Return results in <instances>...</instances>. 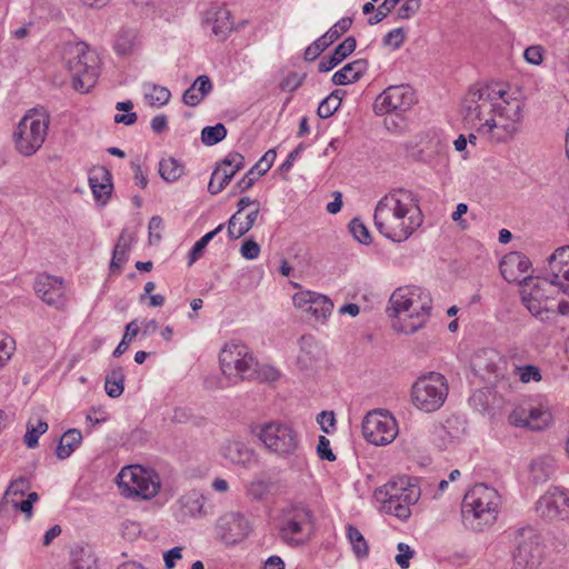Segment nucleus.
<instances>
[{
  "mask_svg": "<svg viewBox=\"0 0 569 569\" xmlns=\"http://www.w3.org/2000/svg\"><path fill=\"white\" fill-rule=\"evenodd\" d=\"M29 490V481L27 478H18L13 481H11V483L9 485L6 493H4V498L3 500L9 503L11 502V499L12 498H16V497H22L26 491Z\"/></svg>",
  "mask_w": 569,
  "mask_h": 569,
  "instance_id": "obj_49",
  "label": "nucleus"
},
{
  "mask_svg": "<svg viewBox=\"0 0 569 569\" xmlns=\"http://www.w3.org/2000/svg\"><path fill=\"white\" fill-rule=\"evenodd\" d=\"M259 214V207L249 212L244 220H241L240 214L234 213L228 221V234L231 239H238L246 234L254 224Z\"/></svg>",
  "mask_w": 569,
  "mask_h": 569,
  "instance_id": "obj_34",
  "label": "nucleus"
},
{
  "mask_svg": "<svg viewBox=\"0 0 569 569\" xmlns=\"http://www.w3.org/2000/svg\"><path fill=\"white\" fill-rule=\"evenodd\" d=\"M209 513L210 511L206 508V497L197 490L186 492L173 506V515L179 522L190 518L206 517Z\"/></svg>",
  "mask_w": 569,
  "mask_h": 569,
  "instance_id": "obj_22",
  "label": "nucleus"
},
{
  "mask_svg": "<svg viewBox=\"0 0 569 569\" xmlns=\"http://www.w3.org/2000/svg\"><path fill=\"white\" fill-rule=\"evenodd\" d=\"M292 300L296 308L321 323L327 321L333 310V302L329 297L313 291L297 292Z\"/></svg>",
  "mask_w": 569,
  "mask_h": 569,
  "instance_id": "obj_19",
  "label": "nucleus"
},
{
  "mask_svg": "<svg viewBox=\"0 0 569 569\" xmlns=\"http://www.w3.org/2000/svg\"><path fill=\"white\" fill-rule=\"evenodd\" d=\"M421 7V0H405V3L398 9L399 19H410Z\"/></svg>",
  "mask_w": 569,
  "mask_h": 569,
  "instance_id": "obj_59",
  "label": "nucleus"
},
{
  "mask_svg": "<svg viewBox=\"0 0 569 569\" xmlns=\"http://www.w3.org/2000/svg\"><path fill=\"white\" fill-rule=\"evenodd\" d=\"M317 453L320 459L327 461H335L336 455L330 449V441L325 436H320L317 446Z\"/></svg>",
  "mask_w": 569,
  "mask_h": 569,
  "instance_id": "obj_63",
  "label": "nucleus"
},
{
  "mask_svg": "<svg viewBox=\"0 0 569 569\" xmlns=\"http://www.w3.org/2000/svg\"><path fill=\"white\" fill-rule=\"evenodd\" d=\"M357 47V41L353 37L346 38L339 46L336 47L329 57H323L318 64L319 72H329L345 59H347Z\"/></svg>",
  "mask_w": 569,
  "mask_h": 569,
  "instance_id": "obj_31",
  "label": "nucleus"
},
{
  "mask_svg": "<svg viewBox=\"0 0 569 569\" xmlns=\"http://www.w3.org/2000/svg\"><path fill=\"white\" fill-rule=\"evenodd\" d=\"M137 34L133 30H121L114 41V50L119 56H128L133 52Z\"/></svg>",
  "mask_w": 569,
  "mask_h": 569,
  "instance_id": "obj_43",
  "label": "nucleus"
},
{
  "mask_svg": "<svg viewBox=\"0 0 569 569\" xmlns=\"http://www.w3.org/2000/svg\"><path fill=\"white\" fill-rule=\"evenodd\" d=\"M517 370H518L519 379L525 383H528L530 381H540L541 380L540 370L536 366L527 365L523 367H518Z\"/></svg>",
  "mask_w": 569,
  "mask_h": 569,
  "instance_id": "obj_58",
  "label": "nucleus"
},
{
  "mask_svg": "<svg viewBox=\"0 0 569 569\" xmlns=\"http://www.w3.org/2000/svg\"><path fill=\"white\" fill-rule=\"evenodd\" d=\"M399 3V0H385L376 11V14L370 17L368 22L373 26L382 21Z\"/></svg>",
  "mask_w": 569,
  "mask_h": 569,
  "instance_id": "obj_54",
  "label": "nucleus"
},
{
  "mask_svg": "<svg viewBox=\"0 0 569 569\" xmlns=\"http://www.w3.org/2000/svg\"><path fill=\"white\" fill-rule=\"evenodd\" d=\"M521 297L529 312L541 321H549L556 315L553 306L548 305V299L538 300L532 296L529 297L522 289Z\"/></svg>",
  "mask_w": 569,
  "mask_h": 569,
  "instance_id": "obj_35",
  "label": "nucleus"
},
{
  "mask_svg": "<svg viewBox=\"0 0 569 569\" xmlns=\"http://www.w3.org/2000/svg\"><path fill=\"white\" fill-rule=\"evenodd\" d=\"M500 362L501 358L495 350H482L473 359V367L498 377L501 373Z\"/></svg>",
  "mask_w": 569,
  "mask_h": 569,
  "instance_id": "obj_36",
  "label": "nucleus"
},
{
  "mask_svg": "<svg viewBox=\"0 0 569 569\" xmlns=\"http://www.w3.org/2000/svg\"><path fill=\"white\" fill-rule=\"evenodd\" d=\"M89 184L96 201L102 206L106 204L113 188L110 172L104 168H99L89 177Z\"/></svg>",
  "mask_w": 569,
  "mask_h": 569,
  "instance_id": "obj_30",
  "label": "nucleus"
},
{
  "mask_svg": "<svg viewBox=\"0 0 569 569\" xmlns=\"http://www.w3.org/2000/svg\"><path fill=\"white\" fill-rule=\"evenodd\" d=\"M397 549L399 553L396 556V562L402 569L409 568V561L415 555L413 550L405 542H399Z\"/></svg>",
  "mask_w": 569,
  "mask_h": 569,
  "instance_id": "obj_60",
  "label": "nucleus"
},
{
  "mask_svg": "<svg viewBox=\"0 0 569 569\" xmlns=\"http://www.w3.org/2000/svg\"><path fill=\"white\" fill-rule=\"evenodd\" d=\"M244 167V157L238 152H230L213 170L208 191L211 194L221 192L236 176L238 171Z\"/></svg>",
  "mask_w": 569,
  "mask_h": 569,
  "instance_id": "obj_20",
  "label": "nucleus"
},
{
  "mask_svg": "<svg viewBox=\"0 0 569 569\" xmlns=\"http://www.w3.org/2000/svg\"><path fill=\"white\" fill-rule=\"evenodd\" d=\"M240 253L247 260H254L259 257L260 246L252 239L244 240L240 247Z\"/></svg>",
  "mask_w": 569,
  "mask_h": 569,
  "instance_id": "obj_61",
  "label": "nucleus"
},
{
  "mask_svg": "<svg viewBox=\"0 0 569 569\" xmlns=\"http://www.w3.org/2000/svg\"><path fill=\"white\" fill-rule=\"evenodd\" d=\"M465 120L480 136L500 143L513 139L523 120V102L489 84L471 86L462 101Z\"/></svg>",
  "mask_w": 569,
  "mask_h": 569,
  "instance_id": "obj_1",
  "label": "nucleus"
},
{
  "mask_svg": "<svg viewBox=\"0 0 569 569\" xmlns=\"http://www.w3.org/2000/svg\"><path fill=\"white\" fill-rule=\"evenodd\" d=\"M352 24L351 18H341L323 36L330 43H333L342 33L347 32Z\"/></svg>",
  "mask_w": 569,
  "mask_h": 569,
  "instance_id": "obj_52",
  "label": "nucleus"
},
{
  "mask_svg": "<svg viewBox=\"0 0 569 569\" xmlns=\"http://www.w3.org/2000/svg\"><path fill=\"white\" fill-rule=\"evenodd\" d=\"M277 153L273 149L268 150L262 158L237 182L236 188L243 192L253 187L256 181L266 174L272 167Z\"/></svg>",
  "mask_w": 569,
  "mask_h": 569,
  "instance_id": "obj_26",
  "label": "nucleus"
},
{
  "mask_svg": "<svg viewBox=\"0 0 569 569\" xmlns=\"http://www.w3.org/2000/svg\"><path fill=\"white\" fill-rule=\"evenodd\" d=\"M362 435L375 446H386L396 439L398 425L388 411L373 410L362 421Z\"/></svg>",
  "mask_w": 569,
  "mask_h": 569,
  "instance_id": "obj_14",
  "label": "nucleus"
},
{
  "mask_svg": "<svg viewBox=\"0 0 569 569\" xmlns=\"http://www.w3.org/2000/svg\"><path fill=\"white\" fill-rule=\"evenodd\" d=\"M130 249V236L126 232H122L118 239V242L114 246L112 259L110 262V269L112 271H120L122 266L128 260V253Z\"/></svg>",
  "mask_w": 569,
  "mask_h": 569,
  "instance_id": "obj_39",
  "label": "nucleus"
},
{
  "mask_svg": "<svg viewBox=\"0 0 569 569\" xmlns=\"http://www.w3.org/2000/svg\"><path fill=\"white\" fill-rule=\"evenodd\" d=\"M71 429L63 432L60 442L57 447L56 453L59 459H66L71 456Z\"/></svg>",
  "mask_w": 569,
  "mask_h": 569,
  "instance_id": "obj_62",
  "label": "nucleus"
},
{
  "mask_svg": "<svg viewBox=\"0 0 569 569\" xmlns=\"http://www.w3.org/2000/svg\"><path fill=\"white\" fill-rule=\"evenodd\" d=\"M48 430V423L40 418H30L27 422V431L23 436L24 445L33 449L38 446L39 437Z\"/></svg>",
  "mask_w": 569,
  "mask_h": 569,
  "instance_id": "obj_40",
  "label": "nucleus"
},
{
  "mask_svg": "<svg viewBox=\"0 0 569 569\" xmlns=\"http://www.w3.org/2000/svg\"><path fill=\"white\" fill-rule=\"evenodd\" d=\"M366 59H357L345 64L340 70L333 73L331 81L336 86H347L357 82L368 70Z\"/></svg>",
  "mask_w": 569,
  "mask_h": 569,
  "instance_id": "obj_29",
  "label": "nucleus"
},
{
  "mask_svg": "<svg viewBox=\"0 0 569 569\" xmlns=\"http://www.w3.org/2000/svg\"><path fill=\"white\" fill-rule=\"evenodd\" d=\"M247 495L254 500H262L269 492V482L261 478H254L247 487Z\"/></svg>",
  "mask_w": 569,
  "mask_h": 569,
  "instance_id": "obj_48",
  "label": "nucleus"
},
{
  "mask_svg": "<svg viewBox=\"0 0 569 569\" xmlns=\"http://www.w3.org/2000/svg\"><path fill=\"white\" fill-rule=\"evenodd\" d=\"M251 528L249 521L239 512H227L220 516L214 525V535L226 546L243 541Z\"/></svg>",
  "mask_w": 569,
  "mask_h": 569,
  "instance_id": "obj_18",
  "label": "nucleus"
},
{
  "mask_svg": "<svg viewBox=\"0 0 569 569\" xmlns=\"http://www.w3.org/2000/svg\"><path fill=\"white\" fill-rule=\"evenodd\" d=\"M204 21L212 26V33L224 41L234 30L231 11L222 3H212L204 13Z\"/></svg>",
  "mask_w": 569,
  "mask_h": 569,
  "instance_id": "obj_24",
  "label": "nucleus"
},
{
  "mask_svg": "<svg viewBox=\"0 0 569 569\" xmlns=\"http://www.w3.org/2000/svg\"><path fill=\"white\" fill-rule=\"evenodd\" d=\"M405 41V30L402 28H396L389 31L382 39V43L386 47L398 49Z\"/></svg>",
  "mask_w": 569,
  "mask_h": 569,
  "instance_id": "obj_56",
  "label": "nucleus"
},
{
  "mask_svg": "<svg viewBox=\"0 0 569 569\" xmlns=\"http://www.w3.org/2000/svg\"><path fill=\"white\" fill-rule=\"evenodd\" d=\"M14 350V340L7 333L0 332V369L9 361Z\"/></svg>",
  "mask_w": 569,
  "mask_h": 569,
  "instance_id": "obj_50",
  "label": "nucleus"
},
{
  "mask_svg": "<svg viewBox=\"0 0 569 569\" xmlns=\"http://www.w3.org/2000/svg\"><path fill=\"white\" fill-rule=\"evenodd\" d=\"M104 390L111 398H118L124 390V371L121 367L111 369L104 379Z\"/></svg>",
  "mask_w": 569,
  "mask_h": 569,
  "instance_id": "obj_38",
  "label": "nucleus"
},
{
  "mask_svg": "<svg viewBox=\"0 0 569 569\" xmlns=\"http://www.w3.org/2000/svg\"><path fill=\"white\" fill-rule=\"evenodd\" d=\"M278 537L290 548L309 543L315 533V516L309 507L295 503L283 508L278 518Z\"/></svg>",
  "mask_w": 569,
  "mask_h": 569,
  "instance_id": "obj_7",
  "label": "nucleus"
},
{
  "mask_svg": "<svg viewBox=\"0 0 569 569\" xmlns=\"http://www.w3.org/2000/svg\"><path fill=\"white\" fill-rule=\"evenodd\" d=\"M212 90V83L208 76H199L194 82L183 92L182 101L189 107L198 106Z\"/></svg>",
  "mask_w": 569,
  "mask_h": 569,
  "instance_id": "obj_33",
  "label": "nucleus"
},
{
  "mask_svg": "<svg viewBox=\"0 0 569 569\" xmlns=\"http://www.w3.org/2000/svg\"><path fill=\"white\" fill-rule=\"evenodd\" d=\"M48 132V120L43 112L29 110L19 121L12 139L17 150L26 157L34 154L43 144Z\"/></svg>",
  "mask_w": 569,
  "mask_h": 569,
  "instance_id": "obj_8",
  "label": "nucleus"
},
{
  "mask_svg": "<svg viewBox=\"0 0 569 569\" xmlns=\"http://www.w3.org/2000/svg\"><path fill=\"white\" fill-rule=\"evenodd\" d=\"M73 569H99L98 558L88 543H80L73 548Z\"/></svg>",
  "mask_w": 569,
  "mask_h": 569,
  "instance_id": "obj_37",
  "label": "nucleus"
},
{
  "mask_svg": "<svg viewBox=\"0 0 569 569\" xmlns=\"http://www.w3.org/2000/svg\"><path fill=\"white\" fill-rule=\"evenodd\" d=\"M432 299L428 290L407 286L397 288L389 298L387 309L396 318L393 329L411 335L421 329L430 317Z\"/></svg>",
  "mask_w": 569,
  "mask_h": 569,
  "instance_id": "obj_3",
  "label": "nucleus"
},
{
  "mask_svg": "<svg viewBox=\"0 0 569 569\" xmlns=\"http://www.w3.org/2000/svg\"><path fill=\"white\" fill-rule=\"evenodd\" d=\"M341 101V91L335 90L320 102L317 110L318 116L322 119L331 117L339 109Z\"/></svg>",
  "mask_w": 569,
  "mask_h": 569,
  "instance_id": "obj_45",
  "label": "nucleus"
},
{
  "mask_svg": "<svg viewBox=\"0 0 569 569\" xmlns=\"http://www.w3.org/2000/svg\"><path fill=\"white\" fill-rule=\"evenodd\" d=\"M331 43L321 36L319 39L313 41L310 46L305 50V59L307 61L316 60Z\"/></svg>",
  "mask_w": 569,
  "mask_h": 569,
  "instance_id": "obj_53",
  "label": "nucleus"
},
{
  "mask_svg": "<svg viewBox=\"0 0 569 569\" xmlns=\"http://www.w3.org/2000/svg\"><path fill=\"white\" fill-rule=\"evenodd\" d=\"M117 479L121 493L126 497L148 500L156 497L161 488L158 472L139 465L123 467Z\"/></svg>",
  "mask_w": 569,
  "mask_h": 569,
  "instance_id": "obj_10",
  "label": "nucleus"
},
{
  "mask_svg": "<svg viewBox=\"0 0 569 569\" xmlns=\"http://www.w3.org/2000/svg\"><path fill=\"white\" fill-rule=\"evenodd\" d=\"M219 362L222 373L228 378L250 380L256 373L257 360L241 342H227L220 351Z\"/></svg>",
  "mask_w": 569,
  "mask_h": 569,
  "instance_id": "obj_12",
  "label": "nucleus"
},
{
  "mask_svg": "<svg viewBox=\"0 0 569 569\" xmlns=\"http://www.w3.org/2000/svg\"><path fill=\"white\" fill-rule=\"evenodd\" d=\"M349 230L353 238L363 244H369L371 242V236L365 223L355 218L349 222Z\"/></svg>",
  "mask_w": 569,
  "mask_h": 569,
  "instance_id": "obj_51",
  "label": "nucleus"
},
{
  "mask_svg": "<svg viewBox=\"0 0 569 569\" xmlns=\"http://www.w3.org/2000/svg\"><path fill=\"white\" fill-rule=\"evenodd\" d=\"M279 376H280L279 371L276 368H273L272 366H268V365L260 366L257 362L256 373L250 380L257 379L260 381H276L279 378Z\"/></svg>",
  "mask_w": 569,
  "mask_h": 569,
  "instance_id": "obj_55",
  "label": "nucleus"
},
{
  "mask_svg": "<svg viewBox=\"0 0 569 569\" xmlns=\"http://www.w3.org/2000/svg\"><path fill=\"white\" fill-rule=\"evenodd\" d=\"M545 48L540 44L530 46L523 52L525 60L533 66H539L543 61Z\"/></svg>",
  "mask_w": 569,
  "mask_h": 569,
  "instance_id": "obj_57",
  "label": "nucleus"
},
{
  "mask_svg": "<svg viewBox=\"0 0 569 569\" xmlns=\"http://www.w3.org/2000/svg\"><path fill=\"white\" fill-rule=\"evenodd\" d=\"M321 356V348L311 336H303L300 339V350L297 356V366L301 370H309Z\"/></svg>",
  "mask_w": 569,
  "mask_h": 569,
  "instance_id": "obj_32",
  "label": "nucleus"
},
{
  "mask_svg": "<svg viewBox=\"0 0 569 569\" xmlns=\"http://www.w3.org/2000/svg\"><path fill=\"white\" fill-rule=\"evenodd\" d=\"M500 505L501 497L495 488L477 483L463 497V520L473 530L482 531L496 522Z\"/></svg>",
  "mask_w": 569,
  "mask_h": 569,
  "instance_id": "obj_4",
  "label": "nucleus"
},
{
  "mask_svg": "<svg viewBox=\"0 0 569 569\" xmlns=\"http://www.w3.org/2000/svg\"><path fill=\"white\" fill-rule=\"evenodd\" d=\"M144 93V99L150 106L162 107L170 100V90L162 86L150 84Z\"/></svg>",
  "mask_w": 569,
  "mask_h": 569,
  "instance_id": "obj_44",
  "label": "nucleus"
},
{
  "mask_svg": "<svg viewBox=\"0 0 569 569\" xmlns=\"http://www.w3.org/2000/svg\"><path fill=\"white\" fill-rule=\"evenodd\" d=\"M531 262L528 257L521 252H510L503 257L499 269L503 279L510 283L521 281L520 277L528 272Z\"/></svg>",
  "mask_w": 569,
  "mask_h": 569,
  "instance_id": "obj_25",
  "label": "nucleus"
},
{
  "mask_svg": "<svg viewBox=\"0 0 569 569\" xmlns=\"http://www.w3.org/2000/svg\"><path fill=\"white\" fill-rule=\"evenodd\" d=\"M521 289L528 295L529 297L532 296L537 298L538 300H545L548 299V305H550V299L548 293L558 291L562 292V289L560 288L559 283L552 282V277H547L545 279H533L532 277H525L520 281Z\"/></svg>",
  "mask_w": 569,
  "mask_h": 569,
  "instance_id": "obj_27",
  "label": "nucleus"
},
{
  "mask_svg": "<svg viewBox=\"0 0 569 569\" xmlns=\"http://www.w3.org/2000/svg\"><path fill=\"white\" fill-rule=\"evenodd\" d=\"M220 455L230 463L247 469L252 468L258 462L256 451L238 439L226 440L220 447Z\"/></svg>",
  "mask_w": 569,
  "mask_h": 569,
  "instance_id": "obj_23",
  "label": "nucleus"
},
{
  "mask_svg": "<svg viewBox=\"0 0 569 569\" xmlns=\"http://www.w3.org/2000/svg\"><path fill=\"white\" fill-rule=\"evenodd\" d=\"M420 496V488L415 480L408 477L390 480L376 489L373 493L382 511L401 520L410 517V507L417 503Z\"/></svg>",
  "mask_w": 569,
  "mask_h": 569,
  "instance_id": "obj_6",
  "label": "nucleus"
},
{
  "mask_svg": "<svg viewBox=\"0 0 569 569\" xmlns=\"http://www.w3.org/2000/svg\"><path fill=\"white\" fill-rule=\"evenodd\" d=\"M569 269V246L557 248L548 258V276L552 277L553 283H559L563 293H568L569 287L560 281V273Z\"/></svg>",
  "mask_w": 569,
  "mask_h": 569,
  "instance_id": "obj_28",
  "label": "nucleus"
},
{
  "mask_svg": "<svg viewBox=\"0 0 569 569\" xmlns=\"http://www.w3.org/2000/svg\"><path fill=\"white\" fill-rule=\"evenodd\" d=\"M448 397L446 378L437 372L419 377L411 387L412 405L423 412L440 409Z\"/></svg>",
  "mask_w": 569,
  "mask_h": 569,
  "instance_id": "obj_11",
  "label": "nucleus"
},
{
  "mask_svg": "<svg viewBox=\"0 0 569 569\" xmlns=\"http://www.w3.org/2000/svg\"><path fill=\"white\" fill-rule=\"evenodd\" d=\"M317 421L323 432L330 433L335 427L336 419L332 411H321L317 417Z\"/></svg>",
  "mask_w": 569,
  "mask_h": 569,
  "instance_id": "obj_64",
  "label": "nucleus"
},
{
  "mask_svg": "<svg viewBox=\"0 0 569 569\" xmlns=\"http://www.w3.org/2000/svg\"><path fill=\"white\" fill-rule=\"evenodd\" d=\"M537 515L548 521L569 519V495L559 487H550L536 502Z\"/></svg>",
  "mask_w": 569,
  "mask_h": 569,
  "instance_id": "obj_17",
  "label": "nucleus"
},
{
  "mask_svg": "<svg viewBox=\"0 0 569 569\" xmlns=\"http://www.w3.org/2000/svg\"><path fill=\"white\" fill-rule=\"evenodd\" d=\"M257 436L270 453L281 459L292 461L297 467L305 465L301 436L292 425L271 421L262 425Z\"/></svg>",
  "mask_w": 569,
  "mask_h": 569,
  "instance_id": "obj_5",
  "label": "nucleus"
},
{
  "mask_svg": "<svg viewBox=\"0 0 569 569\" xmlns=\"http://www.w3.org/2000/svg\"><path fill=\"white\" fill-rule=\"evenodd\" d=\"M37 296L47 305L59 310H64L68 306V299L64 296L62 281L52 276L41 274L34 283Z\"/></svg>",
  "mask_w": 569,
  "mask_h": 569,
  "instance_id": "obj_21",
  "label": "nucleus"
},
{
  "mask_svg": "<svg viewBox=\"0 0 569 569\" xmlns=\"http://www.w3.org/2000/svg\"><path fill=\"white\" fill-rule=\"evenodd\" d=\"M227 136V129L222 123L204 127L201 131V141L206 146H214Z\"/></svg>",
  "mask_w": 569,
  "mask_h": 569,
  "instance_id": "obj_46",
  "label": "nucleus"
},
{
  "mask_svg": "<svg viewBox=\"0 0 569 569\" xmlns=\"http://www.w3.org/2000/svg\"><path fill=\"white\" fill-rule=\"evenodd\" d=\"M159 173L168 182L178 180L183 173V166L174 158L162 159L159 163Z\"/></svg>",
  "mask_w": 569,
  "mask_h": 569,
  "instance_id": "obj_42",
  "label": "nucleus"
},
{
  "mask_svg": "<svg viewBox=\"0 0 569 569\" xmlns=\"http://www.w3.org/2000/svg\"><path fill=\"white\" fill-rule=\"evenodd\" d=\"M116 109L118 111L127 112L126 114H116L113 118V121L116 123H123L126 126H131V124L136 123L138 117H137L136 112H132V109H133L132 101L127 100V101L117 102Z\"/></svg>",
  "mask_w": 569,
  "mask_h": 569,
  "instance_id": "obj_47",
  "label": "nucleus"
},
{
  "mask_svg": "<svg viewBox=\"0 0 569 569\" xmlns=\"http://www.w3.org/2000/svg\"><path fill=\"white\" fill-rule=\"evenodd\" d=\"M508 420L515 427L530 430H542L552 421V415L547 405L537 401H523L509 415Z\"/></svg>",
  "mask_w": 569,
  "mask_h": 569,
  "instance_id": "obj_16",
  "label": "nucleus"
},
{
  "mask_svg": "<svg viewBox=\"0 0 569 569\" xmlns=\"http://www.w3.org/2000/svg\"><path fill=\"white\" fill-rule=\"evenodd\" d=\"M513 541V569H529L539 563L540 536L533 527L527 526L516 529Z\"/></svg>",
  "mask_w": 569,
  "mask_h": 569,
  "instance_id": "obj_13",
  "label": "nucleus"
},
{
  "mask_svg": "<svg viewBox=\"0 0 569 569\" xmlns=\"http://www.w3.org/2000/svg\"><path fill=\"white\" fill-rule=\"evenodd\" d=\"M416 102V92L409 84L389 86L376 98L373 111L378 116L402 113L411 109Z\"/></svg>",
  "mask_w": 569,
  "mask_h": 569,
  "instance_id": "obj_15",
  "label": "nucleus"
},
{
  "mask_svg": "<svg viewBox=\"0 0 569 569\" xmlns=\"http://www.w3.org/2000/svg\"><path fill=\"white\" fill-rule=\"evenodd\" d=\"M100 70L98 52L83 41L73 42V91L89 93L98 82Z\"/></svg>",
  "mask_w": 569,
  "mask_h": 569,
  "instance_id": "obj_9",
  "label": "nucleus"
},
{
  "mask_svg": "<svg viewBox=\"0 0 569 569\" xmlns=\"http://www.w3.org/2000/svg\"><path fill=\"white\" fill-rule=\"evenodd\" d=\"M375 226L393 242L407 240L423 221L418 196L408 189L392 190L375 209Z\"/></svg>",
  "mask_w": 569,
  "mask_h": 569,
  "instance_id": "obj_2",
  "label": "nucleus"
},
{
  "mask_svg": "<svg viewBox=\"0 0 569 569\" xmlns=\"http://www.w3.org/2000/svg\"><path fill=\"white\" fill-rule=\"evenodd\" d=\"M347 538L352 551L358 559H365L369 555V545L363 535L352 525L347 526Z\"/></svg>",
  "mask_w": 569,
  "mask_h": 569,
  "instance_id": "obj_41",
  "label": "nucleus"
}]
</instances>
